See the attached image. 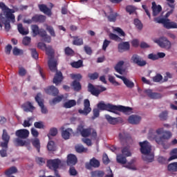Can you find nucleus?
Returning a JSON list of instances; mask_svg holds the SVG:
<instances>
[{"label": "nucleus", "instance_id": "nucleus-25", "mask_svg": "<svg viewBox=\"0 0 177 177\" xmlns=\"http://www.w3.org/2000/svg\"><path fill=\"white\" fill-rule=\"evenodd\" d=\"M68 165H75L77 162H78V159L77 158V156L74 154H69L67 156V160H66Z\"/></svg>", "mask_w": 177, "mask_h": 177}, {"label": "nucleus", "instance_id": "nucleus-51", "mask_svg": "<svg viewBox=\"0 0 177 177\" xmlns=\"http://www.w3.org/2000/svg\"><path fill=\"white\" fill-rule=\"evenodd\" d=\"M12 53L14 55V56H20L21 55H23L24 51L21 49H19L17 47H14L13 50H12Z\"/></svg>", "mask_w": 177, "mask_h": 177}, {"label": "nucleus", "instance_id": "nucleus-33", "mask_svg": "<svg viewBox=\"0 0 177 177\" xmlns=\"http://www.w3.org/2000/svg\"><path fill=\"white\" fill-rule=\"evenodd\" d=\"M118 16H120L118 13L113 12V11H111V14L107 16V19L111 23H115V21H117V17H118Z\"/></svg>", "mask_w": 177, "mask_h": 177}, {"label": "nucleus", "instance_id": "nucleus-54", "mask_svg": "<svg viewBox=\"0 0 177 177\" xmlns=\"http://www.w3.org/2000/svg\"><path fill=\"white\" fill-rule=\"evenodd\" d=\"M136 11V8L133 6H127L126 7V12L127 13H129V15H132L133 13H135Z\"/></svg>", "mask_w": 177, "mask_h": 177}, {"label": "nucleus", "instance_id": "nucleus-15", "mask_svg": "<svg viewBox=\"0 0 177 177\" xmlns=\"http://www.w3.org/2000/svg\"><path fill=\"white\" fill-rule=\"evenodd\" d=\"M119 139L120 142H125L126 143H128V142H131L132 140V137H131V134H129V133L123 130L119 133Z\"/></svg>", "mask_w": 177, "mask_h": 177}, {"label": "nucleus", "instance_id": "nucleus-38", "mask_svg": "<svg viewBox=\"0 0 177 177\" xmlns=\"http://www.w3.org/2000/svg\"><path fill=\"white\" fill-rule=\"evenodd\" d=\"M105 118L112 125H115L118 122L117 118H113L110 115H105Z\"/></svg>", "mask_w": 177, "mask_h": 177}, {"label": "nucleus", "instance_id": "nucleus-40", "mask_svg": "<svg viewBox=\"0 0 177 177\" xmlns=\"http://www.w3.org/2000/svg\"><path fill=\"white\" fill-rule=\"evenodd\" d=\"M32 146H34V147H35L38 153H39L41 150V142H39V139L35 138L34 140H32Z\"/></svg>", "mask_w": 177, "mask_h": 177}, {"label": "nucleus", "instance_id": "nucleus-57", "mask_svg": "<svg viewBox=\"0 0 177 177\" xmlns=\"http://www.w3.org/2000/svg\"><path fill=\"white\" fill-rule=\"evenodd\" d=\"M134 24L138 30H142L143 28V24L140 21V20L138 19H134Z\"/></svg>", "mask_w": 177, "mask_h": 177}, {"label": "nucleus", "instance_id": "nucleus-17", "mask_svg": "<svg viewBox=\"0 0 177 177\" xmlns=\"http://www.w3.org/2000/svg\"><path fill=\"white\" fill-rule=\"evenodd\" d=\"M44 92H46L47 95H50V96H57L59 95V89L53 85L45 88Z\"/></svg>", "mask_w": 177, "mask_h": 177}, {"label": "nucleus", "instance_id": "nucleus-9", "mask_svg": "<svg viewBox=\"0 0 177 177\" xmlns=\"http://www.w3.org/2000/svg\"><path fill=\"white\" fill-rule=\"evenodd\" d=\"M97 88L93 86L91 83H89L88 85V92H90L93 96H99L102 92H104L105 91H107V88L106 87H104L102 86H98Z\"/></svg>", "mask_w": 177, "mask_h": 177}, {"label": "nucleus", "instance_id": "nucleus-2", "mask_svg": "<svg viewBox=\"0 0 177 177\" xmlns=\"http://www.w3.org/2000/svg\"><path fill=\"white\" fill-rule=\"evenodd\" d=\"M97 109L102 110V111L106 110L110 113H113L114 114L120 115L118 111L121 113H124L128 114V113H132V108L129 106H124L122 105H113L111 104H105L103 102H100L97 105Z\"/></svg>", "mask_w": 177, "mask_h": 177}, {"label": "nucleus", "instance_id": "nucleus-5", "mask_svg": "<svg viewBox=\"0 0 177 177\" xmlns=\"http://www.w3.org/2000/svg\"><path fill=\"white\" fill-rule=\"evenodd\" d=\"M15 136L17 138L15 139V143L16 146L23 147V146H27L30 144L27 140H23L22 139H27L30 136V131L26 129H21L15 131Z\"/></svg>", "mask_w": 177, "mask_h": 177}, {"label": "nucleus", "instance_id": "nucleus-24", "mask_svg": "<svg viewBox=\"0 0 177 177\" xmlns=\"http://www.w3.org/2000/svg\"><path fill=\"white\" fill-rule=\"evenodd\" d=\"M152 15L154 17H156V16H158V15H160V12L162 10V7H161V6L158 5L156 3V2H152Z\"/></svg>", "mask_w": 177, "mask_h": 177}, {"label": "nucleus", "instance_id": "nucleus-37", "mask_svg": "<svg viewBox=\"0 0 177 177\" xmlns=\"http://www.w3.org/2000/svg\"><path fill=\"white\" fill-rule=\"evenodd\" d=\"M17 30L19 32V34H21V35H27L28 34V30H26L24 27H23L22 24H19L17 25Z\"/></svg>", "mask_w": 177, "mask_h": 177}, {"label": "nucleus", "instance_id": "nucleus-10", "mask_svg": "<svg viewBox=\"0 0 177 177\" xmlns=\"http://www.w3.org/2000/svg\"><path fill=\"white\" fill-rule=\"evenodd\" d=\"M155 44H158L160 48H165V49H171V41L165 37H161L159 39H155L153 40Z\"/></svg>", "mask_w": 177, "mask_h": 177}, {"label": "nucleus", "instance_id": "nucleus-48", "mask_svg": "<svg viewBox=\"0 0 177 177\" xmlns=\"http://www.w3.org/2000/svg\"><path fill=\"white\" fill-rule=\"evenodd\" d=\"M122 155L125 157H131L132 153H131V151H129V148L128 147H125L122 149Z\"/></svg>", "mask_w": 177, "mask_h": 177}, {"label": "nucleus", "instance_id": "nucleus-41", "mask_svg": "<svg viewBox=\"0 0 177 177\" xmlns=\"http://www.w3.org/2000/svg\"><path fill=\"white\" fill-rule=\"evenodd\" d=\"M32 121H34V117H29L28 120L24 121L22 125L24 128L30 127L32 125Z\"/></svg>", "mask_w": 177, "mask_h": 177}, {"label": "nucleus", "instance_id": "nucleus-43", "mask_svg": "<svg viewBox=\"0 0 177 177\" xmlns=\"http://www.w3.org/2000/svg\"><path fill=\"white\" fill-rule=\"evenodd\" d=\"M75 150L77 153H86L87 149L84 147L82 145H77L75 146Z\"/></svg>", "mask_w": 177, "mask_h": 177}, {"label": "nucleus", "instance_id": "nucleus-30", "mask_svg": "<svg viewBox=\"0 0 177 177\" xmlns=\"http://www.w3.org/2000/svg\"><path fill=\"white\" fill-rule=\"evenodd\" d=\"M164 27L167 30H171V28H177V24L174 21H169V19H166Z\"/></svg>", "mask_w": 177, "mask_h": 177}, {"label": "nucleus", "instance_id": "nucleus-11", "mask_svg": "<svg viewBox=\"0 0 177 177\" xmlns=\"http://www.w3.org/2000/svg\"><path fill=\"white\" fill-rule=\"evenodd\" d=\"M131 60L132 63L137 64V66H139V67H145V66L147 64V62H146V61H145L142 57L137 54H133L131 58Z\"/></svg>", "mask_w": 177, "mask_h": 177}, {"label": "nucleus", "instance_id": "nucleus-7", "mask_svg": "<svg viewBox=\"0 0 177 177\" xmlns=\"http://www.w3.org/2000/svg\"><path fill=\"white\" fill-rule=\"evenodd\" d=\"M3 8L4 9L3 12H1L0 14L1 20H5V17L7 20H10L11 23H15L16 21V17L13 13H15V10L10 9L6 5L3 4Z\"/></svg>", "mask_w": 177, "mask_h": 177}, {"label": "nucleus", "instance_id": "nucleus-63", "mask_svg": "<svg viewBox=\"0 0 177 177\" xmlns=\"http://www.w3.org/2000/svg\"><path fill=\"white\" fill-rule=\"evenodd\" d=\"M153 82H160L162 80V75L160 73H157L156 76L152 78Z\"/></svg>", "mask_w": 177, "mask_h": 177}, {"label": "nucleus", "instance_id": "nucleus-60", "mask_svg": "<svg viewBox=\"0 0 177 177\" xmlns=\"http://www.w3.org/2000/svg\"><path fill=\"white\" fill-rule=\"evenodd\" d=\"M71 77L72 78V80H76V81H78L79 82L80 81H81V80H82V75L80 73L71 74Z\"/></svg>", "mask_w": 177, "mask_h": 177}, {"label": "nucleus", "instance_id": "nucleus-23", "mask_svg": "<svg viewBox=\"0 0 177 177\" xmlns=\"http://www.w3.org/2000/svg\"><path fill=\"white\" fill-rule=\"evenodd\" d=\"M10 22H12L10 19H8L6 17H4V19H2L0 15V27L2 28V24H4L5 30L7 32H8V31L10 30Z\"/></svg>", "mask_w": 177, "mask_h": 177}, {"label": "nucleus", "instance_id": "nucleus-28", "mask_svg": "<svg viewBox=\"0 0 177 177\" xmlns=\"http://www.w3.org/2000/svg\"><path fill=\"white\" fill-rule=\"evenodd\" d=\"M169 8H171V10L166 13V17H169L171 15L174 13L175 9V0H166Z\"/></svg>", "mask_w": 177, "mask_h": 177}, {"label": "nucleus", "instance_id": "nucleus-53", "mask_svg": "<svg viewBox=\"0 0 177 177\" xmlns=\"http://www.w3.org/2000/svg\"><path fill=\"white\" fill-rule=\"evenodd\" d=\"M64 52L66 56H74L75 55L74 50L70 47H66L64 49Z\"/></svg>", "mask_w": 177, "mask_h": 177}, {"label": "nucleus", "instance_id": "nucleus-49", "mask_svg": "<svg viewBox=\"0 0 177 177\" xmlns=\"http://www.w3.org/2000/svg\"><path fill=\"white\" fill-rule=\"evenodd\" d=\"M31 56L33 59L35 60H38L39 57V54H38V52L37 51L36 48H30Z\"/></svg>", "mask_w": 177, "mask_h": 177}, {"label": "nucleus", "instance_id": "nucleus-6", "mask_svg": "<svg viewBox=\"0 0 177 177\" xmlns=\"http://www.w3.org/2000/svg\"><path fill=\"white\" fill-rule=\"evenodd\" d=\"M77 131L80 132L82 138H89V136H91L93 140H96V138H97V133H96L95 130H93L92 128L84 129V125L82 124L77 127Z\"/></svg>", "mask_w": 177, "mask_h": 177}, {"label": "nucleus", "instance_id": "nucleus-1", "mask_svg": "<svg viewBox=\"0 0 177 177\" xmlns=\"http://www.w3.org/2000/svg\"><path fill=\"white\" fill-rule=\"evenodd\" d=\"M44 50H46V55L48 56V57H50L48 62L49 69L53 73L56 72L53 79V82L57 86L59 84H62V82L64 77H63V73H62V71H57V62L53 60L55 50H53V48H52V46H47Z\"/></svg>", "mask_w": 177, "mask_h": 177}, {"label": "nucleus", "instance_id": "nucleus-55", "mask_svg": "<svg viewBox=\"0 0 177 177\" xmlns=\"http://www.w3.org/2000/svg\"><path fill=\"white\" fill-rule=\"evenodd\" d=\"M34 127L37 129H44L45 128V125L44 124V122L42 121L35 122L34 123Z\"/></svg>", "mask_w": 177, "mask_h": 177}, {"label": "nucleus", "instance_id": "nucleus-61", "mask_svg": "<svg viewBox=\"0 0 177 177\" xmlns=\"http://www.w3.org/2000/svg\"><path fill=\"white\" fill-rule=\"evenodd\" d=\"M57 135V129L53 127L50 129V132L48 134V137L50 138V136H56Z\"/></svg>", "mask_w": 177, "mask_h": 177}, {"label": "nucleus", "instance_id": "nucleus-19", "mask_svg": "<svg viewBox=\"0 0 177 177\" xmlns=\"http://www.w3.org/2000/svg\"><path fill=\"white\" fill-rule=\"evenodd\" d=\"M117 78H120V80H122L124 85L127 87L129 88L130 89H132L135 86V83L129 80L128 78L121 76L119 75H115Z\"/></svg>", "mask_w": 177, "mask_h": 177}, {"label": "nucleus", "instance_id": "nucleus-50", "mask_svg": "<svg viewBox=\"0 0 177 177\" xmlns=\"http://www.w3.org/2000/svg\"><path fill=\"white\" fill-rule=\"evenodd\" d=\"M46 30L48 31V32H49L51 37H56V32H55V29L51 26L46 25Z\"/></svg>", "mask_w": 177, "mask_h": 177}, {"label": "nucleus", "instance_id": "nucleus-29", "mask_svg": "<svg viewBox=\"0 0 177 177\" xmlns=\"http://www.w3.org/2000/svg\"><path fill=\"white\" fill-rule=\"evenodd\" d=\"M32 20L34 23H45L46 17L42 15H35L32 17Z\"/></svg>", "mask_w": 177, "mask_h": 177}, {"label": "nucleus", "instance_id": "nucleus-31", "mask_svg": "<svg viewBox=\"0 0 177 177\" xmlns=\"http://www.w3.org/2000/svg\"><path fill=\"white\" fill-rule=\"evenodd\" d=\"M72 38L73 39V45H76V46H81V45H84V39L82 38H80L78 36H73Z\"/></svg>", "mask_w": 177, "mask_h": 177}, {"label": "nucleus", "instance_id": "nucleus-32", "mask_svg": "<svg viewBox=\"0 0 177 177\" xmlns=\"http://www.w3.org/2000/svg\"><path fill=\"white\" fill-rule=\"evenodd\" d=\"M71 86H73L74 91L75 92H80L82 89V86L81 85V83L78 82L77 80H75L72 84Z\"/></svg>", "mask_w": 177, "mask_h": 177}, {"label": "nucleus", "instance_id": "nucleus-45", "mask_svg": "<svg viewBox=\"0 0 177 177\" xmlns=\"http://www.w3.org/2000/svg\"><path fill=\"white\" fill-rule=\"evenodd\" d=\"M109 37L112 41H115V42H122V39L114 33H109Z\"/></svg>", "mask_w": 177, "mask_h": 177}, {"label": "nucleus", "instance_id": "nucleus-21", "mask_svg": "<svg viewBox=\"0 0 177 177\" xmlns=\"http://www.w3.org/2000/svg\"><path fill=\"white\" fill-rule=\"evenodd\" d=\"M22 109L26 113H32L35 110V106H32L30 102H26L22 104Z\"/></svg>", "mask_w": 177, "mask_h": 177}, {"label": "nucleus", "instance_id": "nucleus-42", "mask_svg": "<svg viewBox=\"0 0 177 177\" xmlns=\"http://www.w3.org/2000/svg\"><path fill=\"white\" fill-rule=\"evenodd\" d=\"M116 160L119 164H127V156L122 154L118 155Z\"/></svg>", "mask_w": 177, "mask_h": 177}, {"label": "nucleus", "instance_id": "nucleus-14", "mask_svg": "<svg viewBox=\"0 0 177 177\" xmlns=\"http://www.w3.org/2000/svg\"><path fill=\"white\" fill-rule=\"evenodd\" d=\"M2 140H3V142L1 143V147H3L4 149H8V145H9V141L10 140V136L8 134V131H6V129L3 130Z\"/></svg>", "mask_w": 177, "mask_h": 177}, {"label": "nucleus", "instance_id": "nucleus-3", "mask_svg": "<svg viewBox=\"0 0 177 177\" xmlns=\"http://www.w3.org/2000/svg\"><path fill=\"white\" fill-rule=\"evenodd\" d=\"M156 133L157 135H161V133H162V136H157L153 133L152 130H150L148 134V139H149V140H156L158 145H161V143L164 142V140H168L169 139H171L172 136V133H171V131H164V128L162 127L156 129Z\"/></svg>", "mask_w": 177, "mask_h": 177}, {"label": "nucleus", "instance_id": "nucleus-52", "mask_svg": "<svg viewBox=\"0 0 177 177\" xmlns=\"http://www.w3.org/2000/svg\"><path fill=\"white\" fill-rule=\"evenodd\" d=\"M47 149L48 151H55L56 150V147H55V142L49 141L47 145Z\"/></svg>", "mask_w": 177, "mask_h": 177}, {"label": "nucleus", "instance_id": "nucleus-35", "mask_svg": "<svg viewBox=\"0 0 177 177\" xmlns=\"http://www.w3.org/2000/svg\"><path fill=\"white\" fill-rule=\"evenodd\" d=\"M76 105L77 101L75 100H70L64 104V107H65V109H71V107H74V106Z\"/></svg>", "mask_w": 177, "mask_h": 177}, {"label": "nucleus", "instance_id": "nucleus-8", "mask_svg": "<svg viewBox=\"0 0 177 177\" xmlns=\"http://www.w3.org/2000/svg\"><path fill=\"white\" fill-rule=\"evenodd\" d=\"M62 165V160L59 158L56 159H50L47 160V167L49 169L54 171L55 176L56 177H61L59 174V169L60 165Z\"/></svg>", "mask_w": 177, "mask_h": 177}, {"label": "nucleus", "instance_id": "nucleus-47", "mask_svg": "<svg viewBox=\"0 0 177 177\" xmlns=\"http://www.w3.org/2000/svg\"><path fill=\"white\" fill-rule=\"evenodd\" d=\"M168 171L171 172H177V162H173L167 166Z\"/></svg>", "mask_w": 177, "mask_h": 177}, {"label": "nucleus", "instance_id": "nucleus-59", "mask_svg": "<svg viewBox=\"0 0 177 177\" xmlns=\"http://www.w3.org/2000/svg\"><path fill=\"white\" fill-rule=\"evenodd\" d=\"M114 31H116L118 34H119L120 37H125L127 35L125 34V32L121 28L117 27L114 28Z\"/></svg>", "mask_w": 177, "mask_h": 177}, {"label": "nucleus", "instance_id": "nucleus-64", "mask_svg": "<svg viewBox=\"0 0 177 177\" xmlns=\"http://www.w3.org/2000/svg\"><path fill=\"white\" fill-rule=\"evenodd\" d=\"M102 161L103 164L105 165H107L110 163V159L109 158V156H107V153H104L102 156Z\"/></svg>", "mask_w": 177, "mask_h": 177}, {"label": "nucleus", "instance_id": "nucleus-4", "mask_svg": "<svg viewBox=\"0 0 177 177\" xmlns=\"http://www.w3.org/2000/svg\"><path fill=\"white\" fill-rule=\"evenodd\" d=\"M140 146V151L142 156V160L147 162H153L154 161V155L151 154V145L150 143L145 140L142 142H139Z\"/></svg>", "mask_w": 177, "mask_h": 177}, {"label": "nucleus", "instance_id": "nucleus-12", "mask_svg": "<svg viewBox=\"0 0 177 177\" xmlns=\"http://www.w3.org/2000/svg\"><path fill=\"white\" fill-rule=\"evenodd\" d=\"M92 111V108H91V102L88 99L84 100V109H79L78 113L82 114L83 115H88L89 113Z\"/></svg>", "mask_w": 177, "mask_h": 177}, {"label": "nucleus", "instance_id": "nucleus-36", "mask_svg": "<svg viewBox=\"0 0 177 177\" xmlns=\"http://www.w3.org/2000/svg\"><path fill=\"white\" fill-rule=\"evenodd\" d=\"M13 174H17V168L15 166L10 167L5 172L6 176H10V175H13Z\"/></svg>", "mask_w": 177, "mask_h": 177}, {"label": "nucleus", "instance_id": "nucleus-46", "mask_svg": "<svg viewBox=\"0 0 177 177\" xmlns=\"http://www.w3.org/2000/svg\"><path fill=\"white\" fill-rule=\"evenodd\" d=\"M104 176V171H91V177H103Z\"/></svg>", "mask_w": 177, "mask_h": 177}, {"label": "nucleus", "instance_id": "nucleus-20", "mask_svg": "<svg viewBox=\"0 0 177 177\" xmlns=\"http://www.w3.org/2000/svg\"><path fill=\"white\" fill-rule=\"evenodd\" d=\"M142 118L138 115H131L128 118V122L132 125H138L140 122Z\"/></svg>", "mask_w": 177, "mask_h": 177}, {"label": "nucleus", "instance_id": "nucleus-44", "mask_svg": "<svg viewBox=\"0 0 177 177\" xmlns=\"http://www.w3.org/2000/svg\"><path fill=\"white\" fill-rule=\"evenodd\" d=\"M30 28L32 32V37H37L39 34V27L38 25H31Z\"/></svg>", "mask_w": 177, "mask_h": 177}, {"label": "nucleus", "instance_id": "nucleus-34", "mask_svg": "<svg viewBox=\"0 0 177 177\" xmlns=\"http://www.w3.org/2000/svg\"><path fill=\"white\" fill-rule=\"evenodd\" d=\"M122 66H124V61H120L114 67L115 71L119 74H122V73H124V70H122Z\"/></svg>", "mask_w": 177, "mask_h": 177}, {"label": "nucleus", "instance_id": "nucleus-39", "mask_svg": "<svg viewBox=\"0 0 177 177\" xmlns=\"http://www.w3.org/2000/svg\"><path fill=\"white\" fill-rule=\"evenodd\" d=\"M73 68H81L84 67V62L82 59H79L77 62H73L71 64Z\"/></svg>", "mask_w": 177, "mask_h": 177}, {"label": "nucleus", "instance_id": "nucleus-26", "mask_svg": "<svg viewBox=\"0 0 177 177\" xmlns=\"http://www.w3.org/2000/svg\"><path fill=\"white\" fill-rule=\"evenodd\" d=\"M38 8L40 12L44 13V15H47V16H52V11L48 6L45 4H39Z\"/></svg>", "mask_w": 177, "mask_h": 177}, {"label": "nucleus", "instance_id": "nucleus-18", "mask_svg": "<svg viewBox=\"0 0 177 177\" xmlns=\"http://www.w3.org/2000/svg\"><path fill=\"white\" fill-rule=\"evenodd\" d=\"M118 45V52L120 53H122L123 52H127V50H129L131 49V44L128 41H120Z\"/></svg>", "mask_w": 177, "mask_h": 177}, {"label": "nucleus", "instance_id": "nucleus-22", "mask_svg": "<svg viewBox=\"0 0 177 177\" xmlns=\"http://www.w3.org/2000/svg\"><path fill=\"white\" fill-rule=\"evenodd\" d=\"M93 167V168H99L100 167V162L97 160L95 158H93L90 160L89 163L86 165V167L87 169H90V168Z\"/></svg>", "mask_w": 177, "mask_h": 177}, {"label": "nucleus", "instance_id": "nucleus-27", "mask_svg": "<svg viewBox=\"0 0 177 177\" xmlns=\"http://www.w3.org/2000/svg\"><path fill=\"white\" fill-rule=\"evenodd\" d=\"M62 136L63 139L67 140L70 139V135H71V132H73V129L68 128L64 130V127H62Z\"/></svg>", "mask_w": 177, "mask_h": 177}, {"label": "nucleus", "instance_id": "nucleus-58", "mask_svg": "<svg viewBox=\"0 0 177 177\" xmlns=\"http://www.w3.org/2000/svg\"><path fill=\"white\" fill-rule=\"evenodd\" d=\"M159 118L162 120V121H165L167 118H168V111H162L160 115H159Z\"/></svg>", "mask_w": 177, "mask_h": 177}, {"label": "nucleus", "instance_id": "nucleus-13", "mask_svg": "<svg viewBox=\"0 0 177 177\" xmlns=\"http://www.w3.org/2000/svg\"><path fill=\"white\" fill-rule=\"evenodd\" d=\"M35 99L41 109V113L48 114V109H46V107H45V105L44 104V100L41 99V93H37Z\"/></svg>", "mask_w": 177, "mask_h": 177}, {"label": "nucleus", "instance_id": "nucleus-62", "mask_svg": "<svg viewBox=\"0 0 177 177\" xmlns=\"http://www.w3.org/2000/svg\"><path fill=\"white\" fill-rule=\"evenodd\" d=\"M93 113L92 120H95V118H97L100 115V111L99 109L95 108L93 110Z\"/></svg>", "mask_w": 177, "mask_h": 177}, {"label": "nucleus", "instance_id": "nucleus-16", "mask_svg": "<svg viewBox=\"0 0 177 177\" xmlns=\"http://www.w3.org/2000/svg\"><path fill=\"white\" fill-rule=\"evenodd\" d=\"M144 93H146V95H147V96L149 97L150 99H161L163 96L162 94L160 93L153 92V90L151 89H145L144 91Z\"/></svg>", "mask_w": 177, "mask_h": 177}, {"label": "nucleus", "instance_id": "nucleus-56", "mask_svg": "<svg viewBox=\"0 0 177 177\" xmlns=\"http://www.w3.org/2000/svg\"><path fill=\"white\" fill-rule=\"evenodd\" d=\"M64 97V95H61L57 96L56 97L53 98L52 100L53 104H56V103H60V102H62V100H63Z\"/></svg>", "mask_w": 177, "mask_h": 177}]
</instances>
